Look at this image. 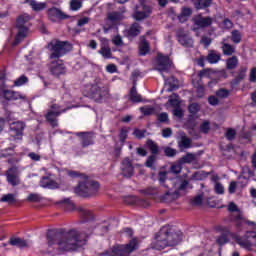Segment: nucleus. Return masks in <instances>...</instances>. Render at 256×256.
<instances>
[{
    "instance_id": "nucleus-6",
    "label": "nucleus",
    "mask_w": 256,
    "mask_h": 256,
    "mask_svg": "<svg viewBox=\"0 0 256 256\" xmlns=\"http://www.w3.org/2000/svg\"><path fill=\"white\" fill-rule=\"evenodd\" d=\"M29 21H31V16H29V14H21L16 18V29L18 32L12 43L13 47H17V45L29 35V28L31 27Z\"/></svg>"
},
{
    "instance_id": "nucleus-30",
    "label": "nucleus",
    "mask_w": 256,
    "mask_h": 256,
    "mask_svg": "<svg viewBox=\"0 0 256 256\" xmlns=\"http://www.w3.org/2000/svg\"><path fill=\"white\" fill-rule=\"evenodd\" d=\"M151 51V46L149 45V42L147 39L142 38L139 44V53L140 55H147Z\"/></svg>"
},
{
    "instance_id": "nucleus-3",
    "label": "nucleus",
    "mask_w": 256,
    "mask_h": 256,
    "mask_svg": "<svg viewBox=\"0 0 256 256\" xmlns=\"http://www.w3.org/2000/svg\"><path fill=\"white\" fill-rule=\"evenodd\" d=\"M84 97H88L95 101V103H102L103 99L109 95V88L101 85L99 82L94 84H85L82 88Z\"/></svg>"
},
{
    "instance_id": "nucleus-31",
    "label": "nucleus",
    "mask_w": 256,
    "mask_h": 256,
    "mask_svg": "<svg viewBox=\"0 0 256 256\" xmlns=\"http://www.w3.org/2000/svg\"><path fill=\"white\" fill-rule=\"evenodd\" d=\"M145 147L149 149L151 155H159V146L152 139L146 141Z\"/></svg>"
},
{
    "instance_id": "nucleus-5",
    "label": "nucleus",
    "mask_w": 256,
    "mask_h": 256,
    "mask_svg": "<svg viewBox=\"0 0 256 256\" xmlns=\"http://www.w3.org/2000/svg\"><path fill=\"white\" fill-rule=\"evenodd\" d=\"M139 249V240L132 238L127 244H115L110 250H105L98 256H129Z\"/></svg>"
},
{
    "instance_id": "nucleus-46",
    "label": "nucleus",
    "mask_w": 256,
    "mask_h": 256,
    "mask_svg": "<svg viewBox=\"0 0 256 256\" xmlns=\"http://www.w3.org/2000/svg\"><path fill=\"white\" fill-rule=\"evenodd\" d=\"M225 137L228 141H233L235 140V137H237V130L233 128H228Z\"/></svg>"
},
{
    "instance_id": "nucleus-23",
    "label": "nucleus",
    "mask_w": 256,
    "mask_h": 256,
    "mask_svg": "<svg viewBox=\"0 0 256 256\" xmlns=\"http://www.w3.org/2000/svg\"><path fill=\"white\" fill-rule=\"evenodd\" d=\"M41 187L44 189H57L58 184L55 180H52L49 176H43L40 181Z\"/></svg>"
},
{
    "instance_id": "nucleus-18",
    "label": "nucleus",
    "mask_w": 256,
    "mask_h": 256,
    "mask_svg": "<svg viewBox=\"0 0 256 256\" xmlns=\"http://www.w3.org/2000/svg\"><path fill=\"white\" fill-rule=\"evenodd\" d=\"M219 231H221L222 234L217 238L216 243H218L220 247H223V245L227 244L229 241V235H231V231H229V228L223 226L219 228Z\"/></svg>"
},
{
    "instance_id": "nucleus-11",
    "label": "nucleus",
    "mask_w": 256,
    "mask_h": 256,
    "mask_svg": "<svg viewBox=\"0 0 256 256\" xmlns=\"http://www.w3.org/2000/svg\"><path fill=\"white\" fill-rule=\"evenodd\" d=\"M121 171L123 177H126V179H131L133 177V174L135 173V168L133 167V163L131 162V159L124 158L121 163Z\"/></svg>"
},
{
    "instance_id": "nucleus-14",
    "label": "nucleus",
    "mask_w": 256,
    "mask_h": 256,
    "mask_svg": "<svg viewBox=\"0 0 256 256\" xmlns=\"http://www.w3.org/2000/svg\"><path fill=\"white\" fill-rule=\"evenodd\" d=\"M157 66H158V71H161V72L169 71V69H171V58L163 54H158Z\"/></svg>"
},
{
    "instance_id": "nucleus-2",
    "label": "nucleus",
    "mask_w": 256,
    "mask_h": 256,
    "mask_svg": "<svg viewBox=\"0 0 256 256\" xmlns=\"http://www.w3.org/2000/svg\"><path fill=\"white\" fill-rule=\"evenodd\" d=\"M69 177L72 179H83L82 182H79L78 185L74 188V193L78 195V197H93L99 193V182L95 180H89L87 175L81 173L79 171L70 170L68 171Z\"/></svg>"
},
{
    "instance_id": "nucleus-7",
    "label": "nucleus",
    "mask_w": 256,
    "mask_h": 256,
    "mask_svg": "<svg viewBox=\"0 0 256 256\" xmlns=\"http://www.w3.org/2000/svg\"><path fill=\"white\" fill-rule=\"evenodd\" d=\"M48 49L50 51L49 59H61L63 55L71 51V44L67 41L52 40L48 43Z\"/></svg>"
},
{
    "instance_id": "nucleus-27",
    "label": "nucleus",
    "mask_w": 256,
    "mask_h": 256,
    "mask_svg": "<svg viewBox=\"0 0 256 256\" xmlns=\"http://www.w3.org/2000/svg\"><path fill=\"white\" fill-rule=\"evenodd\" d=\"M77 211L80 213L83 221H93V219H95L92 211L86 210L83 207H78Z\"/></svg>"
},
{
    "instance_id": "nucleus-58",
    "label": "nucleus",
    "mask_w": 256,
    "mask_h": 256,
    "mask_svg": "<svg viewBox=\"0 0 256 256\" xmlns=\"http://www.w3.org/2000/svg\"><path fill=\"white\" fill-rule=\"evenodd\" d=\"M223 29H226V31H229V29H233V21L229 18H225L222 22Z\"/></svg>"
},
{
    "instance_id": "nucleus-53",
    "label": "nucleus",
    "mask_w": 256,
    "mask_h": 256,
    "mask_svg": "<svg viewBox=\"0 0 256 256\" xmlns=\"http://www.w3.org/2000/svg\"><path fill=\"white\" fill-rule=\"evenodd\" d=\"M41 195L39 194H35V193H31L28 197H27V201H29L30 203H39L41 202Z\"/></svg>"
},
{
    "instance_id": "nucleus-17",
    "label": "nucleus",
    "mask_w": 256,
    "mask_h": 256,
    "mask_svg": "<svg viewBox=\"0 0 256 256\" xmlns=\"http://www.w3.org/2000/svg\"><path fill=\"white\" fill-rule=\"evenodd\" d=\"M194 24L197 27H200V29H206V27H211L213 25V18L207 16L203 17L201 14H199L195 19H194Z\"/></svg>"
},
{
    "instance_id": "nucleus-26",
    "label": "nucleus",
    "mask_w": 256,
    "mask_h": 256,
    "mask_svg": "<svg viewBox=\"0 0 256 256\" xmlns=\"http://www.w3.org/2000/svg\"><path fill=\"white\" fill-rule=\"evenodd\" d=\"M191 143H192L191 138L184 135V136H181L180 140L178 141V147L180 151H183V149H191L193 147Z\"/></svg>"
},
{
    "instance_id": "nucleus-32",
    "label": "nucleus",
    "mask_w": 256,
    "mask_h": 256,
    "mask_svg": "<svg viewBox=\"0 0 256 256\" xmlns=\"http://www.w3.org/2000/svg\"><path fill=\"white\" fill-rule=\"evenodd\" d=\"M238 65L239 58H237V56H232L226 60V69H228V71H233L234 69H237Z\"/></svg>"
},
{
    "instance_id": "nucleus-33",
    "label": "nucleus",
    "mask_w": 256,
    "mask_h": 256,
    "mask_svg": "<svg viewBox=\"0 0 256 256\" xmlns=\"http://www.w3.org/2000/svg\"><path fill=\"white\" fill-rule=\"evenodd\" d=\"M178 192L179 191H187V189H193V186L191 184H189V180L185 179V178H178V188H177Z\"/></svg>"
},
{
    "instance_id": "nucleus-41",
    "label": "nucleus",
    "mask_w": 256,
    "mask_h": 256,
    "mask_svg": "<svg viewBox=\"0 0 256 256\" xmlns=\"http://www.w3.org/2000/svg\"><path fill=\"white\" fill-rule=\"evenodd\" d=\"M98 53L100 55H102V57H104V59H111L112 57V53H111V48H109V46H102L101 49L98 51Z\"/></svg>"
},
{
    "instance_id": "nucleus-48",
    "label": "nucleus",
    "mask_w": 256,
    "mask_h": 256,
    "mask_svg": "<svg viewBox=\"0 0 256 256\" xmlns=\"http://www.w3.org/2000/svg\"><path fill=\"white\" fill-rule=\"evenodd\" d=\"M127 137H129V130H127L126 127L121 128L119 134L120 143H125V141H127Z\"/></svg>"
},
{
    "instance_id": "nucleus-45",
    "label": "nucleus",
    "mask_w": 256,
    "mask_h": 256,
    "mask_svg": "<svg viewBox=\"0 0 256 256\" xmlns=\"http://www.w3.org/2000/svg\"><path fill=\"white\" fill-rule=\"evenodd\" d=\"M109 21H123V13L121 12H112L108 14Z\"/></svg>"
},
{
    "instance_id": "nucleus-34",
    "label": "nucleus",
    "mask_w": 256,
    "mask_h": 256,
    "mask_svg": "<svg viewBox=\"0 0 256 256\" xmlns=\"http://www.w3.org/2000/svg\"><path fill=\"white\" fill-rule=\"evenodd\" d=\"M7 181L13 187H15V185H19V178L17 177V174L13 172V168H10L7 173Z\"/></svg>"
},
{
    "instance_id": "nucleus-4",
    "label": "nucleus",
    "mask_w": 256,
    "mask_h": 256,
    "mask_svg": "<svg viewBox=\"0 0 256 256\" xmlns=\"http://www.w3.org/2000/svg\"><path fill=\"white\" fill-rule=\"evenodd\" d=\"M0 99L4 101H27V96L19 91L10 90L7 85V74L0 70Z\"/></svg>"
},
{
    "instance_id": "nucleus-51",
    "label": "nucleus",
    "mask_w": 256,
    "mask_h": 256,
    "mask_svg": "<svg viewBox=\"0 0 256 256\" xmlns=\"http://www.w3.org/2000/svg\"><path fill=\"white\" fill-rule=\"evenodd\" d=\"M83 7V3L79 0H71L70 9L72 11H79V9Z\"/></svg>"
},
{
    "instance_id": "nucleus-61",
    "label": "nucleus",
    "mask_w": 256,
    "mask_h": 256,
    "mask_svg": "<svg viewBox=\"0 0 256 256\" xmlns=\"http://www.w3.org/2000/svg\"><path fill=\"white\" fill-rule=\"evenodd\" d=\"M12 155H15V148L13 147H8L2 152V157H11Z\"/></svg>"
},
{
    "instance_id": "nucleus-50",
    "label": "nucleus",
    "mask_w": 256,
    "mask_h": 256,
    "mask_svg": "<svg viewBox=\"0 0 256 256\" xmlns=\"http://www.w3.org/2000/svg\"><path fill=\"white\" fill-rule=\"evenodd\" d=\"M188 111L191 113V115H197L198 111H201V107L199 106L198 103H191L188 106Z\"/></svg>"
},
{
    "instance_id": "nucleus-24",
    "label": "nucleus",
    "mask_w": 256,
    "mask_h": 256,
    "mask_svg": "<svg viewBox=\"0 0 256 256\" xmlns=\"http://www.w3.org/2000/svg\"><path fill=\"white\" fill-rule=\"evenodd\" d=\"M152 247L153 249H156V251H163L165 247H171V246L169 245V240L167 238H164V239L156 238L152 243Z\"/></svg>"
},
{
    "instance_id": "nucleus-28",
    "label": "nucleus",
    "mask_w": 256,
    "mask_h": 256,
    "mask_svg": "<svg viewBox=\"0 0 256 256\" xmlns=\"http://www.w3.org/2000/svg\"><path fill=\"white\" fill-rule=\"evenodd\" d=\"M191 15H193V10L189 7H183L180 15L178 16V20L180 23H185V21H187Z\"/></svg>"
},
{
    "instance_id": "nucleus-40",
    "label": "nucleus",
    "mask_w": 256,
    "mask_h": 256,
    "mask_svg": "<svg viewBox=\"0 0 256 256\" xmlns=\"http://www.w3.org/2000/svg\"><path fill=\"white\" fill-rule=\"evenodd\" d=\"M207 61H208V63H211L212 65L215 63H219V61H221V55L212 51L208 54Z\"/></svg>"
},
{
    "instance_id": "nucleus-55",
    "label": "nucleus",
    "mask_w": 256,
    "mask_h": 256,
    "mask_svg": "<svg viewBox=\"0 0 256 256\" xmlns=\"http://www.w3.org/2000/svg\"><path fill=\"white\" fill-rule=\"evenodd\" d=\"M2 203H15L14 194H6L1 198Z\"/></svg>"
},
{
    "instance_id": "nucleus-59",
    "label": "nucleus",
    "mask_w": 256,
    "mask_h": 256,
    "mask_svg": "<svg viewBox=\"0 0 256 256\" xmlns=\"http://www.w3.org/2000/svg\"><path fill=\"white\" fill-rule=\"evenodd\" d=\"M208 103L212 107H217V105H219V98L215 95H211L208 97Z\"/></svg>"
},
{
    "instance_id": "nucleus-36",
    "label": "nucleus",
    "mask_w": 256,
    "mask_h": 256,
    "mask_svg": "<svg viewBox=\"0 0 256 256\" xmlns=\"http://www.w3.org/2000/svg\"><path fill=\"white\" fill-rule=\"evenodd\" d=\"M30 7L32 8L33 11L39 12L43 11L47 7V3L45 2H37L35 0H30Z\"/></svg>"
},
{
    "instance_id": "nucleus-52",
    "label": "nucleus",
    "mask_w": 256,
    "mask_h": 256,
    "mask_svg": "<svg viewBox=\"0 0 256 256\" xmlns=\"http://www.w3.org/2000/svg\"><path fill=\"white\" fill-rule=\"evenodd\" d=\"M158 179H159L160 185H162L163 187H166V189L169 188V186L165 185V181H167V172L165 171L159 172Z\"/></svg>"
},
{
    "instance_id": "nucleus-13",
    "label": "nucleus",
    "mask_w": 256,
    "mask_h": 256,
    "mask_svg": "<svg viewBox=\"0 0 256 256\" xmlns=\"http://www.w3.org/2000/svg\"><path fill=\"white\" fill-rule=\"evenodd\" d=\"M151 13H153L151 6L143 5L142 11H134L133 19H135V21H143L144 19H148V17H151Z\"/></svg>"
},
{
    "instance_id": "nucleus-64",
    "label": "nucleus",
    "mask_w": 256,
    "mask_h": 256,
    "mask_svg": "<svg viewBox=\"0 0 256 256\" xmlns=\"http://www.w3.org/2000/svg\"><path fill=\"white\" fill-rule=\"evenodd\" d=\"M249 81L250 83H256V67L250 70Z\"/></svg>"
},
{
    "instance_id": "nucleus-21",
    "label": "nucleus",
    "mask_w": 256,
    "mask_h": 256,
    "mask_svg": "<svg viewBox=\"0 0 256 256\" xmlns=\"http://www.w3.org/2000/svg\"><path fill=\"white\" fill-rule=\"evenodd\" d=\"M177 199H179V191H166L164 195L160 196L162 203H172V201H177Z\"/></svg>"
},
{
    "instance_id": "nucleus-15",
    "label": "nucleus",
    "mask_w": 256,
    "mask_h": 256,
    "mask_svg": "<svg viewBox=\"0 0 256 256\" xmlns=\"http://www.w3.org/2000/svg\"><path fill=\"white\" fill-rule=\"evenodd\" d=\"M124 35L127 39H135V37H139V35H141V25L137 22L132 23L130 27L124 31Z\"/></svg>"
},
{
    "instance_id": "nucleus-9",
    "label": "nucleus",
    "mask_w": 256,
    "mask_h": 256,
    "mask_svg": "<svg viewBox=\"0 0 256 256\" xmlns=\"http://www.w3.org/2000/svg\"><path fill=\"white\" fill-rule=\"evenodd\" d=\"M73 107L74 106H68L62 109L61 111H53V110L48 111V113H46L45 115L46 121L49 122V125H51L53 129H55V127H59V122L57 120V117H60L62 113H67V111L73 109Z\"/></svg>"
},
{
    "instance_id": "nucleus-62",
    "label": "nucleus",
    "mask_w": 256,
    "mask_h": 256,
    "mask_svg": "<svg viewBox=\"0 0 256 256\" xmlns=\"http://www.w3.org/2000/svg\"><path fill=\"white\" fill-rule=\"evenodd\" d=\"M191 205L199 206L203 205V196L197 195L191 200Z\"/></svg>"
},
{
    "instance_id": "nucleus-16",
    "label": "nucleus",
    "mask_w": 256,
    "mask_h": 256,
    "mask_svg": "<svg viewBox=\"0 0 256 256\" xmlns=\"http://www.w3.org/2000/svg\"><path fill=\"white\" fill-rule=\"evenodd\" d=\"M166 239H168L170 247H175V245H179L183 241V234L179 232H166Z\"/></svg>"
},
{
    "instance_id": "nucleus-43",
    "label": "nucleus",
    "mask_w": 256,
    "mask_h": 256,
    "mask_svg": "<svg viewBox=\"0 0 256 256\" xmlns=\"http://www.w3.org/2000/svg\"><path fill=\"white\" fill-rule=\"evenodd\" d=\"M25 83H29V78H27L25 75H21L14 81L13 87H22V85H25Z\"/></svg>"
},
{
    "instance_id": "nucleus-12",
    "label": "nucleus",
    "mask_w": 256,
    "mask_h": 256,
    "mask_svg": "<svg viewBox=\"0 0 256 256\" xmlns=\"http://www.w3.org/2000/svg\"><path fill=\"white\" fill-rule=\"evenodd\" d=\"M47 14H48V18L53 23H55V21H57V19H59L60 21L69 19V15H67L63 11H61V9L55 8V7L49 8L47 11Z\"/></svg>"
},
{
    "instance_id": "nucleus-54",
    "label": "nucleus",
    "mask_w": 256,
    "mask_h": 256,
    "mask_svg": "<svg viewBox=\"0 0 256 256\" xmlns=\"http://www.w3.org/2000/svg\"><path fill=\"white\" fill-rule=\"evenodd\" d=\"M200 131H201V133H204L205 135H207V133H209V131H211V124L209 123V121H204L200 125Z\"/></svg>"
},
{
    "instance_id": "nucleus-63",
    "label": "nucleus",
    "mask_w": 256,
    "mask_h": 256,
    "mask_svg": "<svg viewBox=\"0 0 256 256\" xmlns=\"http://www.w3.org/2000/svg\"><path fill=\"white\" fill-rule=\"evenodd\" d=\"M158 121L160 123H169V114L162 112L158 115Z\"/></svg>"
},
{
    "instance_id": "nucleus-38",
    "label": "nucleus",
    "mask_w": 256,
    "mask_h": 256,
    "mask_svg": "<svg viewBox=\"0 0 256 256\" xmlns=\"http://www.w3.org/2000/svg\"><path fill=\"white\" fill-rule=\"evenodd\" d=\"M243 39V35H241V32L239 30H233L231 32V41L232 43H235V45H239Z\"/></svg>"
},
{
    "instance_id": "nucleus-29",
    "label": "nucleus",
    "mask_w": 256,
    "mask_h": 256,
    "mask_svg": "<svg viewBox=\"0 0 256 256\" xmlns=\"http://www.w3.org/2000/svg\"><path fill=\"white\" fill-rule=\"evenodd\" d=\"M178 43L183 47H193V39L187 36V34H179Z\"/></svg>"
},
{
    "instance_id": "nucleus-39",
    "label": "nucleus",
    "mask_w": 256,
    "mask_h": 256,
    "mask_svg": "<svg viewBox=\"0 0 256 256\" xmlns=\"http://www.w3.org/2000/svg\"><path fill=\"white\" fill-rule=\"evenodd\" d=\"M157 161V155L151 154L148 156L146 162H145V167L148 169H155V162Z\"/></svg>"
},
{
    "instance_id": "nucleus-47",
    "label": "nucleus",
    "mask_w": 256,
    "mask_h": 256,
    "mask_svg": "<svg viewBox=\"0 0 256 256\" xmlns=\"http://www.w3.org/2000/svg\"><path fill=\"white\" fill-rule=\"evenodd\" d=\"M229 95H230L229 90L225 88H220L219 90L216 91V97H218L219 99H227Z\"/></svg>"
},
{
    "instance_id": "nucleus-57",
    "label": "nucleus",
    "mask_w": 256,
    "mask_h": 256,
    "mask_svg": "<svg viewBox=\"0 0 256 256\" xmlns=\"http://www.w3.org/2000/svg\"><path fill=\"white\" fill-rule=\"evenodd\" d=\"M164 154L166 155V157H175V155H177V150H175V148L167 146L166 148H164Z\"/></svg>"
},
{
    "instance_id": "nucleus-25",
    "label": "nucleus",
    "mask_w": 256,
    "mask_h": 256,
    "mask_svg": "<svg viewBox=\"0 0 256 256\" xmlns=\"http://www.w3.org/2000/svg\"><path fill=\"white\" fill-rule=\"evenodd\" d=\"M50 73H52L55 77H59L65 74V65L63 63L53 64L50 68Z\"/></svg>"
},
{
    "instance_id": "nucleus-10",
    "label": "nucleus",
    "mask_w": 256,
    "mask_h": 256,
    "mask_svg": "<svg viewBox=\"0 0 256 256\" xmlns=\"http://www.w3.org/2000/svg\"><path fill=\"white\" fill-rule=\"evenodd\" d=\"M23 131H25V124L23 122L17 121L10 124L9 133L14 139H21Z\"/></svg>"
},
{
    "instance_id": "nucleus-19",
    "label": "nucleus",
    "mask_w": 256,
    "mask_h": 256,
    "mask_svg": "<svg viewBox=\"0 0 256 256\" xmlns=\"http://www.w3.org/2000/svg\"><path fill=\"white\" fill-rule=\"evenodd\" d=\"M9 245H12V247H18V249H27V247H29V242L20 237H11Z\"/></svg>"
},
{
    "instance_id": "nucleus-37",
    "label": "nucleus",
    "mask_w": 256,
    "mask_h": 256,
    "mask_svg": "<svg viewBox=\"0 0 256 256\" xmlns=\"http://www.w3.org/2000/svg\"><path fill=\"white\" fill-rule=\"evenodd\" d=\"M222 51H223V55H226L227 57H231V55L235 53V46L229 43H224L222 45Z\"/></svg>"
},
{
    "instance_id": "nucleus-22",
    "label": "nucleus",
    "mask_w": 256,
    "mask_h": 256,
    "mask_svg": "<svg viewBox=\"0 0 256 256\" xmlns=\"http://www.w3.org/2000/svg\"><path fill=\"white\" fill-rule=\"evenodd\" d=\"M129 100L131 103H142L143 98L141 95L137 92V84L134 82L132 88L129 92Z\"/></svg>"
},
{
    "instance_id": "nucleus-49",
    "label": "nucleus",
    "mask_w": 256,
    "mask_h": 256,
    "mask_svg": "<svg viewBox=\"0 0 256 256\" xmlns=\"http://www.w3.org/2000/svg\"><path fill=\"white\" fill-rule=\"evenodd\" d=\"M60 203L67 205L69 211H75V203L71 201V198H64L60 201Z\"/></svg>"
},
{
    "instance_id": "nucleus-20",
    "label": "nucleus",
    "mask_w": 256,
    "mask_h": 256,
    "mask_svg": "<svg viewBox=\"0 0 256 256\" xmlns=\"http://www.w3.org/2000/svg\"><path fill=\"white\" fill-rule=\"evenodd\" d=\"M192 5L196 11H201L203 9H209L213 5V0H191Z\"/></svg>"
},
{
    "instance_id": "nucleus-1",
    "label": "nucleus",
    "mask_w": 256,
    "mask_h": 256,
    "mask_svg": "<svg viewBox=\"0 0 256 256\" xmlns=\"http://www.w3.org/2000/svg\"><path fill=\"white\" fill-rule=\"evenodd\" d=\"M91 233H93V228L88 231L76 228L50 229L46 233V241L50 249L56 246L59 253H75L87 245Z\"/></svg>"
},
{
    "instance_id": "nucleus-42",
    "label": "nucleus",
    "mask_w": 256,
    "mask_h": 256,
    "mask_svg": "<svg viewBox=\"0 0 256 256\" xmlns=\"http://www.w3.org/2000/svg\"><path fill=\"white\" fill-rule=\"evenodd\" d=\"M236 243L237 245H240V247H244V249H251L253 244L249 240H245L241 237H236Z\"/></svg>"
},
{
    "instance_id": "nucleus-8",
    "label": "nucleus",
    "mask_w": 256,
    "mask_h": 256,
    "mask_svg": "<svg viewBox=\"0 0 256 256\" xmlns=\"http://www.w3.org/2000/svg\"><path fill=\"white\" fill-rule=\"evenodd\" d=\"M74 135L79 138L81 147L83 149H87V147L95 145V132H76Z\"/></svg>"
},
{
    "instance_id": "nucleus-60",
    "label": "nucleus",
    "mask_w": 256,
    "mask_h": 256,
    "mask_svg": "<svg viewBox=\"0 0 256 256\" xmlns=\"http://www.w3.org/2000/svg\"><path fill=\"white\" fill-rule=\"evenodd\" d=\"M112 43L116 47H121V46H123V38L121 37V35H116L113 37Z\"/></svg>"
},
{
    "instance_id": "nucleus-56",
    "label": "nucleus",
    "mask_w": 256,
    "mask_h": 256,
    "mask_svg": "<svg viewBox=\"0 0 256 256\" xmlns=\"http://www.w3.org/2000/svg\"><path fill=\"white\" fill-rule=\"evenodd\" d=\"M145 133H147V130H141V129H134L133 135L136 137V139H145Z\"/></svg>"
},
{
    "instance_id": "nucleus-44",
    "label": "nucleus",
    "mask_w": 256,
    "mask_h": 256,
    "mask_svg": "<svg viewBox=\"0 0 256 256\" xmlns=\"http://www.w3.org/2000/svg\"><path fill=\"white\" fill-rule=\"evenodd\" d=\"M140 111L145 117H149V115H155V108L151 106L141 107Z\"/></svg>"
},
{
    "instance_id": "nucleus-35",
    "label": "nucleus",
    "mask_w": 256,
    "mask_h": 256,
    "mask_svg": "<svg viewBox=\"0 0 256 256\" xmlns=\"http://www.w3.org/2000/svg\"><path fill=\"white\" fill-rule=\"evenodd\" d=\"M195 159H196L195 154L191 152H187L186 155L182 156L179 159V163L180 165L191 164L193 163V161H195Z\"/></svg>"
}]
</instances>
